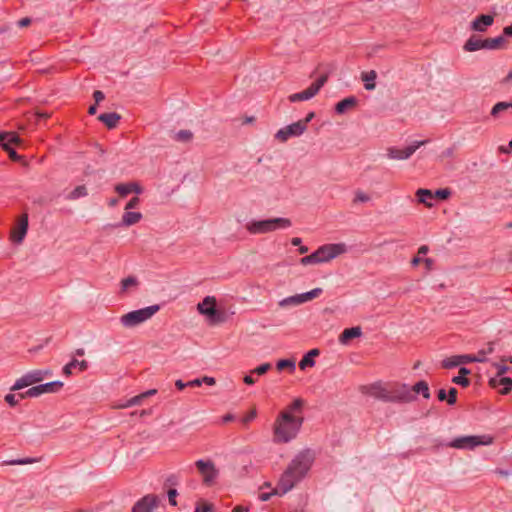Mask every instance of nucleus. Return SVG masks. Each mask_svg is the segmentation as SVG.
<instances>
[{
	"instance_id": "61",
	"label": "nucleus",
	"mask_w": 512,
	"mask_h": 512,
	"mask_svg": "<svg viewBox=\"0 0 512 512\" xmlns=\"http://www.w3.org/2000/svg\"><path fill=\"white\" fill-rule=\"evenodd\" d=\"M423 263L425 265V268L427 271H431L433 269V266H434V260L431 259V258H424L423 259Z\"/></svg>"
},
{
	"instance_id": "16",
	"label": "nucleus",
	"mask_w": 512,
	"mask_h": 512,
	"mask_svg": "<svg viewBox=\"0 0 512 512\" xmlns=\"http://www.w3.org/2000/svg\"><path fill=\"white\" fill-rule=\"evenodd\" d=\"M28 229V214L22 215L11 230L10 239L14 244H20Z\"/></svg>"
},
{
	"instance_id": "45",
	"label": "nucleus",
	"mask_w": 512,
	"mask_h": 512,
	"mask_svg": "<svg viewBox=\"0 0 512 512\" xmlns=\"http://www.w3.org/2000/svg\"><path fill=\"white\" fill-rule=\"evenodd\" d=\"M257 416V411L255 408L251 409L242 419L241 423L244 426H247L251 421H253Z\"/></svg>"
},
{
	"instance_id": "24",
	"label": "nucleus",
	"mask_w": 512,
	"mask_h": 512,
	"mask_svg": "<svg viewBox=\"0 0 512 512\" xmlns=\"http://www.w3.org/2000/svg\"><path fill=\"white\" fill-rule=\"evenodd\" d=\"M142 217L143 216L140 212H132L129 210H125L124 214L122 215L121 222L110 226L114 228L121 226L129 227L134 224H137L142 219Z\"/></svg>"
},
{
	"instance_id": "9",
	"label": "nucleus",
	"mask_w": 512,
	"mask_h": 512,
	"mask_svg": "<svg viewBox=\"0 0 512 512\" xmlns=\"http://www.w3.org/2000/svg\"><path fill=\"white\" fill-rule=\"evenodd\" d=\"M329 72L322 74L315 82H313L307 89L291 94L288 99L290 102H298V101H306L313 98L318 94L320 89L325 85L328 81Z\"/></svg>"
},
{
	"instance_id": "56",
	"label": "nucleus",
	"mask_w": 512,
	"mask_h": 512,
	"mask_svg": "<svg viewBox=\"0 0 512 512\" xmlns=\"http://www.w3.org/2000/svg\"><path fill=\"white\" fill-rule=\"evenodd\" d=\"M93 98H94V100H95V103H96V104H99L102 100H104L105 95H104V93H103L102 91H100V90H95V91L93 92Z\"/></svg>"
},
{
	"instance_id": "55",
	"label": "nucleus",
	"mask_w": 512,
	"mask_h": 512,
	"mask_svg": "<svg viewBox=\"0 0 512 512\" xmlns=\"http://www.w3.org/2000/svg\"><path fill=\"white\" fill-rule=\"evenodd\" d=\"M50 372L48 370L42 371V370H34V384L38 383L43 380V376L49 374Z\"/></svg>"
},
{
	"instance_id": "30",
	"label": "nucleus",
	"mask_w": 512,
	"mask_h": 512,
	"mask_svg": "<svg viewBox=\"0 0 512 512\" xmlns=\"http://www.w3.org/2000/svg\"><path fill=\"white\" fill-rule=\"evenodd\" d=\"M411 393H413L415 396L416 394H421L423 398L429 399L430 398V389L429 385L426 381L421 380L415 383L411 388Z\"/></svg>"
},
{
	"instance_id": "48",
	"label": "nucleus",
	"mask_w": 512,
	"mask_h": 512,
	"mask_svg": "<svg viewBox=\"0 0 512 512\" xmlns=\"http://www.w3.org/2000/svg\"><path fill=\"white\" fill-rule=\"evenodd\" d=\"M452 382L456 385H460L462 387H468L470 385V380L467 377L455 376L452 378Z\"/></svg>"
},
{
	"instance_id": "50",
	"label": "nucleus",
	"mask_w": 512,
	"mask_h": 512,
	"mask_svg": "<svg viewBox=\"0 0 512 512\" xmlns=\"http://www.w3.org/2000/svg\"><path fill=\"white\" fill-rule=\"evenodd\" d=\"M315 117V113L314 112H309L307 114V116L304 118V119H301L299 121H297L298 123L301 124V126L303 127V130L304 132L306 131L307 129V125L308 123Z\"/></svg>"
},
{
	"instance_id": "49",
	"label": "nucleus",
	"mask_w": 512,
	"mask_h": 512,
	"mask_svg": "<svg viewBox=\"0 0 512 512\" xmlns=\"http://www.w3.org/2000/svg\"><path fill=\"white\" fill-rule=\"evenodd\" d=\"M49 116L50 114L47 112L42 113L34 109V125L38 124L42 120H46L47 118H49Z\"/></svg>"
},
{
	"instance_id": "14",
	"label": "nucleus",
	"mask_w": 512,
	"mask_h": 512,
	"mask_svg": "<svg viewBox=\"0 0 512 512\" xmlns=\"http://www.w3.org/2000/svg\"><path fill=\"white\" fill-rule=\"evenodd\" d=\"M158 505V496L155 494H147L134 504L131 512H152Z\"/></svg>"
},
{
	"instance_id": "26",
	"label": "nucleus",
	"mask_w": 512,
	"mask_h": 512,
	"mask_svg": "<svg viewBox=\"0 0 512 512\" xmlns=\"http://www.w3.org/2000/svg\"><path fill=\"white\" fill-rule=\"evenodd\" d=\"M362 330L359 326L346 328L339 336V342L343 345H347L352 339L360 337Z\"/></svg>"
},
{
	"instance_id": "20",
	"label": "nucleus",
	"mask_w": 512,
	"mask_h": 512,
	"mask_svg": "<svg viewBox=\"0 0 512 512\" xmlns=\"http://www.w3.org/2000/svg\"><path fill=\"white\" fill-rule=\"evenodd\" d=\"M494 23V15L481 14L478 15L470 25L471 30L477 32H485L489 26Z\"/></svg>"
},
{
	"instance_id": "10",
	"label": "nucleus",
	"mask_w": 512,
	"mask_h": 512,
	"mask_svg": "<svg viewBox=\"0 0 512 512\" xmlns=\"http://www.w3.org/2000/svg\"><path fill=\"white\" fill-rule=\"evenodd\" d=\"M195 466L198 472L203 478V484L206 486H212L219 476V470L215 467L212 460H197Z\"/></svg>"
},
{
	"instance_id": "37",
	"label": "nucleus",
	"mask_w": 512,
	"mask_h": 512,
	"mask_svg": "<svg viewBox=\"0 0 512 512\" xmlns=\"http://www.w3.org/2000/svg\"><path fill=\"white\" fill-rule=\"evenodd\" d=\"M87 195V188L85 185H79L75 187L70 193L68 198L71 200L78 199Z\"/></svg>"
},
{
	"instance_id": "12",
	"label": "nucleus",
	"mask_w": 512,
	"mask_h": 512,
	"mask_svg": "<svg viewBox=\"0 0 512 512\" xmlns=\"http://www.w3.org/2000/svg\"><path fill=\"white\" fill-rule=\"evenodd\" d=\"M346 251L345 244H325L320 246L315 253L318 255L319 263L328 262Z\"/></svg>"
},
{
	"instance_id": "4",
	"label": "nucleus",
	"mask_w": 512,
	"mask_h": 512,
	"mask_svg": "<svg viewBox=\"0 0 512 512\" xmlns=\"http://www.w3.org/2000/svg\"><path fill=\"white\" fill-rule=\"evenodd\" d=\"M32 372L26 373L24 376L16 380L11 387L13 393H9L5 396V401L14 407L20 403L26 397H32Z\"/></svg>"
},
{
	"instance_id": "1",
	"label": "nucleus",
	"mask_w": 512,
	"mask_h": 512,
	"mask_svg": "<svg viewBox=\"0 0 512 512\" xmlns=\"http://www.w3.org/2000/svg\"><path fill=\"white\" fill-rule=\"evenodd\" d=\"M313 463V456L309 451L299 453L288 465L281 475L275 493L284 495L290 491L299 481H301Z\"/></svg>"
},
{
	"instance_id": "3",
	"label": "nucleus",
	"mask_w": 512,
	"mask_h": 512,
	"mask_svg": "<svg viewBox=\"0 0 512 512\" xmlns=\"http://www.w3.org/2000/svg\"><path fill=\"white\" fill-rule=\"evenodd\" d=\"M292 225L288 218H271L265 220H252L246 224V229L250 234H266L277 229H286Z\"/></svg>"
},
{
	"instance_id": "63",
	"label": "nucleus",
	"mask_w": 512,
	"mask_h": 512,
	"mask_svg": "<svg viewBox=\"0 0 512 512\" xmlns=\"http://www.w3.org/2000/svg\"><path fill=\"white\" fill-rule=\"evenodd\" d=\"M201 512H212L213 511V504L211 503H205L202 506H200Z\"/></svg>"
},
{
	"instance_id": "42",
	"label": "nucleus",
	"mask_w": 512,
	"mask_h": 512,
	"mask_svg": "<svg viewBox=\"0 0 512 512\" xmlns=\"http://www.w3.org/2000/svg\"><path fill=\"white\" fill-rule=\"evenodd\" d=\"M451 190L449 188L444 189H438L433 193L434 198H437L439 200H446L451 196Z\"/></svg>"
},
{
	"instance_id": "11",
	"label": "nucleus",
	"mask_w": 512,
	"mask_h": 512,
	"mask_svg": "<svg viewBox=\"0 0 512 512\" xmlns=\"http://www.w3.org/2000/svg\"><path fill=\"white\" fill-rule=\"evenodd\" d=\"M322 292V288H314L311 291L284 298L281 301H279L278 304L280 307L283 308L287 306H297L319 297L322 294Z\"/></svg>"
},
{
	"instance_id": "54",
	"label": "nucleus",
	"mask_w": 512,
	"mask_h": 512,
	"mask_svg": "<svg viewBox=\"0 0 512 512\" xmlns=\"http://www.w3.org/2000/svg\"><path fill=\"white\" fill-rule=\"evenodd\" d=\"M497 368V374L495 377L501 378L505 373H507L510 370V367L506 365H500V364H494Z\"/></svg>"
},
{
	"instance_id": "60",
	"label": "nucleus",
	"mask_w": 512,
	"mask_h": 512,
	"mask_svg": "<svg viewBox=\"0 0 512 512\" xmlns=\"http://www.w3.org/2000/svg\"><path fill=\"white\" fill-rule=\"evenodd\" d=\"M166 485L175 486L178 484V477L176 475H170L165 482Z\"/></svg>"
},
{
	"instance_id": "27",
	"label": "nucleus",
	"mask_w": 512,
	"mask_h": 512,
	"mask_svg": "<svg viewBox=\"0 0 512 512\" xmlns=\"http://www.w3.org/2000/svg\"><path fill=\"white\" fill-rule=\"evenodd\" d=\"M121 116L116 112L110 113H102L98 116V120L106 125L108 129H114L119 121Z\"/></svg>"
},
{
	"instance_id": "8",
	"label": "nucleus",
	"mask_w": 512,
	"mask_h": 512,
	"mask_svg": "<svg viewBox=\"0 0 512 512\" xmlns=\"http://www.w3.org/2000/svg\"><path fill=\"white\" fill-rule=\"evenodd\" d=\"M414 400H416V396L411 393L410 387L407 384L394 383L388 386L386 402L410 403Z\"/></svg>"
},
{
	"instance_id": "33",
	"label": "nucleus",
	"mask_w": 512,
	"mask_h": 512,
	"mask_svg": "<svg viewBox=\"0 0 512 512\" xmlns=\"http://www.w3.org/2000/svg\"><path fill=\"white\" fill-rule=\"evenodd\" d=\"M484 40V49L496 50L500 49L506 42L503 35L496 38H486Z\"/></svg>"
},
{
	"instance_id": "36",
	"label": "nucleus",
	"mask_w": 512,
	"mask_h": 512,
	"mask_svg": "<svg viewBox=\"0 0 512 512\" xmlns=\"http://www.w3.org/2000/svg\"><path fill=\"white\" fill-rule=\"evenodd\" d=\"M276 368L279 371L288 369L292 373L295 371V361L291 359H280L276 364Z\"/></svg>"
},
{
	"instance_id": "31",
	"label": "nucleus",
	"mask_w": 512,
	"mask_h": 512,
	"mask_svg": "<svg viewBox=\"0 0 512 512\" xmlns=\"http://www.w3.org/2000/svg\"><path fill=\"white\" fill-rule=\"evenodd\" d=\"M463 48L467 52H474L480 49H484V40L473 35L465 42Z\"/></svg>"
},
{
	"instance_id": "17",
	"label": "nucleus",
	"mask_w": 512,
	"mask_h": 512,
	"mask_svg": "<svg viewBox=\"0 0 512 512\" xmlns=\"http://www.w3.org/2000/svg\"><path fill=\"white\" fill-rule=\"evenodd\" d=\"M303 133L304 130L301 124L294 122L278 130L275 134V139L279 140L280 142H286L290 137L300 136Z\"/></svg>"
},
{
	"instance_id": "18",
	"label": "nucleus",
	"mask_w": 512,
	"mask_h": 512,
	"mask_svg": "<svg viewBox=\"0 0 512 512\" xmlns=\"http://www.w3.org/2000/svg\"><path fill=\"white\" fill-rule=\"evenodd\" d=\"M478 360H481V358H474V355L472 354H464V355H454L451 357H448L442 361V367L445 369H451L454 367H457L461 364H468L473 363Z\"/></svg>"
},
{
	"instance_id": "44",
	"label": "nucleus",
	"mask_w": 512,
	"mask_h": 512,
	"mask_svg": "<svg viewBox=\"0 0 512 512\" xmlns=\"http://www.w3.org/2000/svg\"><path fill=\"white\" fill-rule=\"evenodd\" d=\"M271 367L272 366L270 363H263V364L259 365L258 367H256L255 369H253L251 371V374H257L259 376L264 375L271 369Z\"/></svg>"
},
{
	"instance_id": "6",
	"label": "nucleus",
	"mask_w": 512,
	"mask_h": 512,
	"mask_svg": "<svg viewBox=\"0 0 512 512\" xmlns=\"http://www.w3.org/2000/svg\"><path fill=\"white\" fill-rule=\"evenodd\" d=\"M160 309L159 305H151L142 309L134 310L124 314L120 318V322L124 327H135L146 320L150 319Z\"/></svg>"
},
{
	"instance_id": "22",
	"label": "nucleus",
	"mask_w": 512,
	"mask_h": 512,
	"mask_svg": "<svg viewBox=\"0 0 512 512\" xmlns=\"http://www.w3.org/2000/svg\"><path fill=\"white\" fill-rule=\"evenodd\" d=\"M488 384L493 389H496L499 386H502V389L499 390V393L501 395H507L512 390V378H510V377H501V378L492 377L489 379Z\"/></svg>"
},
{
	"instance_id": "41",
	"label": "nucleus",
	"mask_w": 512,
	"mask_h": 512,
	"mask_svg": "<svg viewBox=\"0 0 512 512\" xmlns=\"http://www.w3.org/2000/svg\"><path fill=\"white\" fill-rule=\"evenodd\" d=\"M138 280L134 276H129L121 281V289L122 291H126L129 287L137 286Z\"/></svg>"
},
{
	"instance_id": "29",
	"label": "nucleus",
	"mask_w": 512,
	"mask_h": 512,
	"mask_svg": "<svg viewBox=\"0 0 512 512\" xmlns=\"http://www.w3.org/2000/svg\"><path fill=\"white\" fill-rule=\"evenodd\" d=\"M319 354L320 351L317 348L308 351L300 360L299 368L304 370L307 367H313L315 365V357H317Z\"/></svg>"
},
{
	"instance_id": "34",
	"label": "nucleus",
	"mask_w": 512,
	"mask_h": 512,
	"mask_svg": "<svg viewBox=\"0 0 512 512\" xmlns=\"http://www.w3.org/2000/svg\"><path fill=\"white\" fill-rule=\"evenodd\" d=\"M509 109H512V101H510V102H504V101L498 102V103H496L492 107L490 115L493 118H498L501 113L506 112Z\"/></svg>"
},
{
	"instance_id": "5",
	"label": "nucleus",
	"mask_w": 512,
	"mask_h": 512,
	"mask_svg": "<svg viewBox=\"0 0 512 512\" xmlns=\"http://www.w3.org/2000/svg\"><path fill=\"white\" fill-rule=\"evenodd\" d=\"M197 309L200 314L207 316L210 324H219L226 320L225 312L217 309L214 296H206L202 302L198 303Z\"/></svg>"
},
{
	"instance_id": "40",
	"label": "nucleus",
	"mask_w": 512,
	"mask_h": 512,
	"mask_svg": "<svg viewBox=\"0 0 512 512\" xmlns=\"http://www.w3.org/2000/svg\"><path fill=\"white\" fill-rule=\"evenodd\" d=\"M304 406V400L301 398H296L285 411L290 412L291 414L293 412H300Z\"/></svg>"
},
{
	"instance_id": "47",
	"label": "nucleus",
	"mask_w": 512,
	"mask_h": 512,
	"mask_svg": "<svg viewBox=\"0 0 512 512\" xmlns=\"http://www.w3.org/2000/svg\"><path fill=\"white\" fill-rule=\"evenodd\" d=\"M447 394H448V405H450V406L455 405L457 402V394H458L457 389L454 387H451Z\"/></svg>"
},
{
	"instance_id": "64",
	"label": "nucleus",
	"mask_w": 512,
	"mask_h": 512,
	"mask_svg": "<svg viewBox=\"0 0 512 512\" xmlns=\"http://www.w3.org/2000/svg\"><path fill=\"white\" fill-rule=\"evenodd\" d=\"M503 36L512 37V24L504 27Z\"/></svg>"
},
{
	"instance_id": "19",
	"label": "nucleus",
	"mask_w": 512,
	"mask_h": 512,
	"mask_svg": "<svg viewBox=\"0 0 512 512\" xmlns=\"http://www.w3.org/2000/svg\"><path fill=\"white\" fill-rule=\"evenodd\" d=\"M17 141L18 137L14 133H0V144L3 149L9 153L10 158L13 160H18L20 158L16 151L11 147V144Z\"/></svg>"
},
{
	"instance_id": "32",
	"label": "nucleus",
	"mask_w": 512,
	"mask_h": 512,
	"mask_svg": "<svg viewBox=\"0 0 512 512\" xmlns=\"http://www.w3.org/2000/svg\"><path fill=\"white\" fill-rule=\"evenodd\" d=\"M416 196L420 203L424 204L428 208L432 207L430 200L434 199V195L431 190L420 188L416 191Z\"/></svg>"
},
{
	"instance_id": "25",
	"label": "nucleus",
	"mask_w": 512,
	"mask_h": 512,
	"mask_svg": "<svg viewBox=\"0 0 512 512\" xmlns=\"http://www.w3.org/2000/svg\"><path fill=\"white\" fill-rule=\"evenodd\" d=\"M357 104L358 99L355 96L346 97L335 105V112L337 114H344L347 111L354 109Z\"/></svg>"
},
{
	"instance_id": "7",
	"label": "nucleus",
	"mask_w": 512,
	"mask_h": 512,
	"mask_svg": "<svg viewBox=\"0 0 512 512\" xmlns=\"http://www.w3.org/2000/svg\"><path fill=\"white\" fill-rule=\"evenodd\" d=\"M493 443V437L489 435L481 436H461L453 439L448 446L456 449L472 450L480 445H490Z\"/></svg>"
},
{
	"instance_id": "13",
	"label": "nucleus",
	"mask_w": 512,
	"mask_h": 512,
	"mask_svg": "<svg viewBox=\"0 0 512 512\" xmlns=\"http://www.w3.org/2000/svg\"><path fill=\"white\" fill-rule=\"evenodd\" d=\"M426 143H428V140L415 141L413 144L407 146L404 149L390 147L387 149V156L394 160H406L410 158L418 148L425 145Z\"/></svg>"
},
{
	"instance_id": "43",
	"label": "nucleus",
	"mask_w": 512,
	"mask_h": 512,
	"mask_svg": "<svg viewBox=\"0 0 512 512\" xmlns=\"http://www.w3.org/2000/svg\"><path fill=\"white\" fill-rule=\"evenodd\" d=\"M301 264L303 265H309V264H318V255L315 253H311L310 255H307L300 260Z\"/></svg>"
},
{
	"instance_id": "28",
	"label": "nucleus",
	"mask_w": 512,
	"mask_h": 512,
	"mask_svg": "<svg viewBox=\"0 0 512 512\" xmlns=\"http://www.w3.org/2000/svg\"><path fill=\"white\" fill-rule=\"evenodd\" d=\"M79 368L81 372L86 371L88 368V362L86 360L79 361L76 358H73L69 363H67L63 368V374L65 376L72 375V370Z\"/></svg>"
},
{
	"instance_id": "58",
	"label": "nucleus",
	"mask_w": 512,
	"mask_h": 512,
	"mask_svg": "<svg viewBox=\"0 0 512 512\" xmlns=\"http://www.w3.org/2000/svg\"><path fill=\"white\" fill-rule=\"evenodd\" d=\"M236 419L235 415L232 413H227L221 418V422L223 424H227L229 422H233Z\"/></svg>"
},
{
	"instance_id": "23",
	"label": "nucleus",
	"mask_w": 512,
	"mask_h": 512,
	"mask_svg": "<svg viewBox=\"0 0 512 512\" xmlns=\"http://www.w3.org/2000/svg\"><path fill=\"white\" fill-rule=\"evenodd\" d=\"M114 189L120 197H126L130 193L139 195L143 192V188L136 182L119 183L115 185Z\"/></svg>"
},
{
	"instance_id": "35",
	"label": "nucleus",
	"mask_w": 512,
	"mask_h": 512,
	"mask_svg": "<svg viewBox=\"0 0 512 512\" xmlns=\"http://www.w3.org/2000/svg\"><path fill=\"white\" fill-rule=\"evenodd\" d=\"M376 77H377V74L374 70L362 73L361 78L365 82L364 87L366 90H374L375 89Z\"/></svg>"
},
{
	"instance_id": "57",
	"label": "nucleus",
	"mask_w": 512,
	"mask_h": 512,
	"mask_svg": "<svg viewBox=\"0 0 512 512\" xmlns=\"http://www.w3.org/2000/svg\"><path fill=\"white\" fill-rule=\"evenodd\" d=\"M437 398L439 401H446L448 403V394L445 389H439L437 392Z\"/></svg>"
},
{
	"instance_id": "51",
	"label": "nucleus",
	"mask_w": 512,
	"mask_h": 512,
	"mask_svg": "<svg viewBox=\"0 0 512 512\" xmlns=\"http://www.w3.org/2000/svg\"><path fill=\"white\" fill-rule=\"evenodd\" d=\"M140 204V198L138 196L132 197L125 206V210H131L136 208Z\"/></svg>"
},
{
	"instance_id": "59",
	"label": "nucleus",
	"mask_w": 512,
	"mask_h": 512,
	"mask_svg": "<svg viewBox=\"0 0 512 512\" xmlns=\"http://www.w3.org/2000/svg\"><path fill=\"white\" fill-rule=\"evenodd\" d=\"M202 384L205 383L206 385L213 386L216 384V380L214 377L210 376H204L201 378Z\"/></svg>"
},
{
	"instance_id": "52",
	"label": "nucleus",
	"mask_w": 512,
	"mask_h": 512,
	"mask_svg": "<svg viewBox=\"0 0 512 512\" xmlns=\"http://www.w3.org/2000/svg\"><path fill=\"white\" fill-rule=\"evenodd\" d=\"M177 495H178V492L176 489L171 488L168 490V499H169L170 505H172V506L177 505V501H176Z\"/></svg>"
},
{
	"instance_id": "38",
	"label": "nucleus",
	"mask_w": 512,
	"mask_h": 512,
	"mask_svg": "<svg viewBox=\"0 0 512 512\" xmlns=\"http://www.w3.org/2000/svg\"><path fill=\"white\" fill-rule=\"evenodd\" d=\"M146 399L145 396H143V393L136 395L129 400H127L124 404L120 405V408H127L135 405H140L142 401Z\"/></svg>"
},
{
	"instance_id": "39",
	"label": "nucleus",
	"mask_w": 512,
	"mask_h": 512,
	"mask_svg": "<svg viewBox=\"0 0 512 512\" xmlns=\"http://www.w3.org/2000/svg\"><path fill=\"white\" fill-rule=\"evenodd\" d=\"M193 138V133L190 130H180L176 133L174 139L179 142H189Z\"/></svg>"
},
{
	"instance_id": "46",
	"label": "nucleus",
	"mask_w": 512,
	"mask_h": 512,
	"mask_svg": "<svg viewBox=\"0 0 512 512\" xmlns=\"http://www.w3.org/2000/svg\"><path fill=\"white\" fill-rule=\"evenodd\" d=\"M6 465H21V464H30L32 463V458L26 457V458H19V459H11L4 461Z\"/></svg>"
},
{
	"instance_id": "15",
	"label": "nucleus",
	"mask_w": 512,
	"mask_h": 512,
	"mask_svg": "<svg viewBox=\"0 0 512 512\" xmlns=\"http://www.w3.org/2000/svg\"><path fill=\"white\" fill-rule=\"evenodd\" d=\"M360 391L363 394L373 396L384 402H386V398L388 397V386H384L381 382L363 385L360 387Z\"/></svg>"
},
{
	"instance_id": "2",
	"label": "nucleus",
	"mask_w": 512,
	"mask_h": 512,
	"mask_svg": "<svg viewBox=\"0 0 512 512\" xmlns=\"http://www.w3.org/2000/svg\"><path fill=\"white\" fill-rule=\"evenodd\" d=\"M304 419L282 411L274 424V442L287 443L294 439L300 430Z\"/></svg>"
},
{
	"instance_id": "62",
	"label": "nucleus",
	"mask_w": 512,
	"mask_h": 512,
	"mask_svg": "<svg viewBox=\"0 0 512 512\" xmlns=\"http://www.w3.org/2000/svg\"><path fill=\"white\" fill-rule=\"evenodd\" d=\"M31 22H32V20H31L30 17H24L21 20H19L17 22V24H18L19 27H26V26L30 25Z\"/></svg>"
},
{
	"instance_id": "53",
	"label": "nucleus",
	"mask_w": 512,
	"mask_h": 512,
	"mask_svg": "<svg viewBox=\"0 0 512 512\" xmlns=\"http://www.w3.org/2000/svg\"><path fill=\"white\" fill-rule=\"evenodd\" d=\"M370 200V196L362 191H357L354 202H368Z\"/></svg>"
},
{
	"instance_id": "21",
	"label": "nucleus",
	"mask_w": 512,
	"mask_h": 512,
	"mask_svg": "<svg viewBox=\"0 0 512 512\" xmlns=\"http://www.w3.org/2000/svg\"><path fill=\"white\" fill-rule=\"evenodd\" d=\"M63 382L52 381L45 384L34 385V397H38L45 393H57L63 387Z\"/></svg>"
}]
</instances>
